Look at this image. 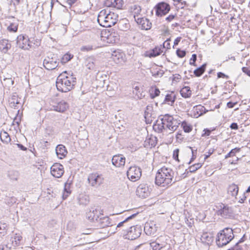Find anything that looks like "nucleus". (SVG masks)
I'll use <instances>...</instances> for the list:
<instances>
[{
	"mask_svg": "<svg viewBox=\"0 0 250 250\" xmlns=\"http://www.w3.org/2000/svg\"><path fill=\"white\" fill-rule=\"evenodd\" d=\"M138 213H134L131 215H130L129 216H128V217H127L125 220H124L123 221L119 223L117 227H116V229L117 230L118 229V228H121V227H123V230L125 231V232H126V231L127 230L125 229L126 228H128L129 227V225L127 224V222H128V221H129L130 220L133 219V218H134L137 215Z\"/></svg>",
	"mask_w": 250,
	"mask_h": 250,
	"instance_id": "393cba45",
	"label": "nucleus"
},
{
	"mask_svg": "<svg viewBox=\"0 0 250 250\" xmlns=\"http://www.w3.org/2000/svg\"><path fill=\"white\" fill-rule=\"evenodd\" d=\"M220 209L217 211V214L225 218H230L233 216V213L232 208L227 205L222 204L220 206Z\"/></svg>",
	"mask_w": 250,
	"mask_h": 250,
	"instance_id": "9b49d317",
	"label": "nucleus"
},
{
	"mask_svg": "<svg viewBox=\"0 0 250 250\" xmlns=\"http://www.w3.org/2000/svg\"><path fill=\"white\" fill-rule=\"evenodd\" d=\"M99 46L95 44H90L82 46L80 48V50L83 52H88L95 50Z\"/></svg>",
	"mask_w": 250,
	"mask_h": 250,
	"instance_id": "e433bc0d",
	"label": "nucleus"
},
{
	"mask_svg": "<svg viewBox=\"0 0 250 250\" xmlns=\"http://www.w3.org/2000/svg\"><path fill=\"white\" fill-rule=\"evenodd\" d=\"M208 111V110H206L204 106L200 104L194 106L192 109L193 116L195 118H198L207 113Z\"/></svg>",
	"mask_w": 250,
	"mask_h": 250,
	"instance_id": "4be33fe9",
	"label": "nucleus"
},
{
	"mask_svg": "<svg viewBox=\"0 0 250 250\" xmlns=\"http://www.w3.org/2000/svg\"><path fill=\"white\" fill-rule=\"evenodd\" d=\"M246 194L247 193L246 192H244L243 194L242 195V196L239 197V199L238 201L239 203H244V201L246 200L247 197V195Z\"/></svg>",
	"mask_w": 250,
	"mask_h": 250,
	"instance_id": "bf43d9fd",
	"label": "nucleus"
},
{
	"mask_svg": "<svg viewBox=\"0 0 250 250\" xmlns=\"http://www.w3.org/2000/svg\"><path fill=\"white\" fill-rule=\"evenodd\" d=\"M113 61L117 64H122L125 62V55L119 52L115 51L112 54Z\"/></svg>",
	"mask_w": 250,
	"mask_h": 250,
	"instance_id": "aec40b11",
	"label": "nucleus"
},
{
	"mask_svg": "<svg viewBox=\"0 0 250 250\" xmlns=\"http://www.w3.org/2000/svg\"><path fill=\"white\" fill-rule=\"evenodd\" d=\"M87 181L91 187L98 188L104 183V177L102 174L93 172L89 174Z\"/></svg>",
	"mask_w": 250,
	"mask_h": 250,
	"instance_id": "0eeeda50",
	"label": "nucleus"
},
{
	"mask_svg": "<svg viewBox=\"0 0 250 250\" xmlns=\"http://www.w3.org/2000/svg\"><path fill=\"white\" fill-rule=\"evenodd\" d=\"M170 39H167L163 44V47L165 48L169 49L170 48Z\"/></svg>",
	"mask_w": 250,
	"mask_h": 250,
	"instance_id": "6e6d98bb",
	"label": "nucleus"
},
{
	"mask_svg": "<svg viewBox=\"0 0 250 250\" xmlns=\"http://www.w3.org/2000/svg\"><path fill=\"white\" fill-rule=\"evenodd\" d=\"M181 125L183 127L184 131L186 133L190 132L192 129V125L186 122H182Z\"/></svg>",
	"mask_w": 250,
	"mask_h": 250,
	"instance_id": "de8ad7c7",
	"label": "nucleus"
},
{
	"mask_svg": "<svg viewBox=\"0 0 250 250\" xmlns=\"http://www.w3.org/2000/svg\"><path fill=\"white\" fill-rule=\"evenodd\" d=\"M137 23H139L142 25V28L146 30L150 29L151 27V23L146 18H138L137 20Z\"/></svg>",
	"mask_w": 250,
	"mask_h": 250,
	"instance_id": "c85d7f7f",
	"label": "nucleus"
},
{
	"mask_svg": "<svg viewBox=\"0 0 250 250\" xmlns=\"http://www.w3.org/2000/svg\"><path fill=\"white\" fill-rule=\"evenodd\" d=\"M125 158L122 155H116L112 159V163L116 167H120L125 165Z\"/></svg>",
	"mask_w": 250,
	"mask_h": 250,
	"instance_id": "6ab92c4d",
	"label": "nucleus"
},
{
	"mask_svg": "<svg viewBox=\"0 0 250 250\" xmlns=\"http://www.w3.org/2000/svg\"><path fill=\"white\" fill-rule=\"evenodd\" d=\"M156 137H153V138H151L150 139V141L149 142V144H150L151 146H155V141H156Z\"/></svg>",
	"mask_w": 250,
	"mask_h": 250,
	"instance_id": "69168bd1",
	"label": "nucleus"
},
{
	"mask_svg": "<svg viewBox=\"0 0 250 250\" xmlns=\"http://www.w3.org/2000/svg\"><path fill=\"white\" fill-rule=\"evenodd\" d=\"M59 59L56 54L49 53L44 59L43 64L45 69L53 70L59 65Z\"/></svg>",
	"mask_w": 250,
	"mask_h": 250,
	"instance_id": "423d86ee",
	"label": "nucleus"
},
{
	"mask_svg": "<svg viewBox=\"0 0 250 250\" xmlns=\"http://www.w3.org/2000/svg\"><path fill=\"white\" fill-rule=\"evenodd\" d=\"M73 57V55L69 52L64 54L61 58V62L62 63L64 64L69 62Z\"/></svg>",
	"mask_w": 250,
	"mask_h": 250,
	"instance_id": "c03bdc74",
	"label": "nucleus"
},
{
	"mask_svg": "<svg viewBox=\"0 0 250 250\" xmlns=\"http://www.w3.org/2000/svg\"><path fill=\"white\" fill-rule=\"evenodd\" d=\"M180 94L185 98L190 97L191 95L190 88L189 86H184L181 89Z\"/></svg>",
	"mask_w": 250,
	"mask_h": 250,
	"instance_id": "f704fd0d",
	"label": "nucleus"
},
{
	"mask_svg": "<svg viewBox=\"0 0 250 250\" xmlns=\"http://www.w3.org/2000/svg\"><path fill=\"white\" fill-rule=\"evenodd\" d=\"M99 64V61L93 56L87 57L84 61L85 66L89 70H96L98 68Z\"/></svg>",
	"mask_w": 250,
	"mask_h": 250,
	"instance_id": "f8f14e48",
	"label": "nucleus"
},
{
	"mask_svg": "<svg viewBox=\"0 0 250 250\" xmlns=\"http://www.w3.org/2000/svg\"><path fill=\"white\" fill-rule=\"evenodd\" d=\"M175 17V15L171 14V15H169L167 17L166 20L167 21L169 22V21H171L173 19H174Z\"/></svg>",
	"mask_w": 250,
	"mask_h": 250,
	"instance_id": "774afa93",
	"label": "nucleus"
},
{
	"mask_svg": "<svg viewBox=\"0 0 250 250\" xmlns=\"http://www.w3.org/2000/svg\"><path fill=\"white\" fill-rule=\"evenodd\" d=\"M231 129L236 130L238 128V125L236 123H232L229 126Z\"/></svg>",
	"mask_w": 250,
	"mask_h": 250,
	"instance_id": "338daca9",
	"label": "nucleus"
},
{
	"mask_svg": "<svg viewBox=\"0 0 250 250\" xmlns=\"http://www.w3.org/2000/svg\"><path fill=\"white\" fill-rule=\"evenodd\" d=\"M66 71L60 74L57 78L56 84L57 89L62 92H67L72 89L76 83V78L73 75L67 76Z\"/></svg>",
	"mask_w": 250,
	"mask_h": 250,
	"instance_id": "7ed1b4c3",
	"label": "nucleus"
},
{
	"mask_svg": "<svg viewBox=\"0 0 250 250\" xmlns=\"http://www.w3.org/2000/svg\"><path fill=\"white\" fill-rule=\"evenodd\" d=\"M180 123V121L174 118L172 115L168 114L161 115L153 125V129L158 133L167 130L170 131L169 133H173L177 129Z\"/></svg>",
	"mask_w": 250,
	"mask_h": 250,
	"instance_id": "f257e3e1",
	"label": "nucleus"
},
{
	"mask_svg": "<svg viewBox=\"0 0 250 250\" xmlns=\"http://www.w3.org/2000/svg\"><path fill=\"white\" fill-rule=\"evenodd\" d=\"M179 180L174 178V172L172 169L163 167L157 172L155 183L157 186L167 187Z\"/></svg>",
	"mask_w": 250,
	"mask_h": 250,
	"instance_id": "f03ea898",
	"label": "nucleus"
},
{
	"mask_svg": "<svg viewBox=\"0 0 250 250\" xmlns=\"http://www.w3.org/2000/svg\"><path fill=\"white\" fill-rule=\"evenodd\" d=\"M239 191V188L237 185L232 184L230 185L228 188V194L229 195L231 196L232 197H234L236 199V196L238 194Z\"/></svg>",
	"mask_w": 250,
	"mask_h": 250,
	"instance_id": "bb28decb",
	"label": "nucleus"
},
{
	"mask_svg": "<svg viewBox=\"0 0 250 250\" xmlns=\"http://www.w3.org/2000/svg\"><path fill=\"white\" fill-rule=\"evenodd\" d=\"M160 91L158 88H154V89H152L151 91L150 92V97L151 99H154L156 97L159 95Z\"/></svg>",
	"mask_w": 250,
	"mask_h": 250,
	"instance_id": "8fccbe9b",
	"label": "nucleus"
},
{
	"mask_svg": "<svg viewBox=\"0 0 250 250\" xmlns=\"http://www.w3.org/2000/svg\"><path fill=\"white\" fill-rule=\"evenodd\" d=\"M202 166V165L201 163L195 164L188 167L189 171L191 173L194 172L199 169Z\"/></svg>",
	"mask_w": 250,
	"mask_h": 250,
	"instance_id": "09e8293b",
	"label": "nucleus"
},
{
	"mask_svg": "<svg viewBox=\"0 0 250 250\" xmlns=\"http://www.w3.org/2000/svg\"><path fill=\"white\" fill-rule=\"evenodd\" d=\"M68 107V103L64 101H62L52 106L54 110L59 112H64Z\"/></svg>",
	"mask_w": 250,
	"mask_h": 250,
	"instance_id": "412c9836",
	"label": "nucleus"
},
{
	"mask_svg": "<svg viewBox=\"0 0 250 250\" xmlns=\"http://www.w3.org/2000/svg\"><path fill=\"white\" fill-rule=\"evenodd\" d=\"M119 27L120 30L122 31H126L130 27V24L126 20H123L119 23Z\"/></svg>",
	"mask_w": 250,
	"mask_h": 250,
	"instance_id": "58836bf2",
	"label": "nucleus"
},
{
	"mask_svg": "<svg viewBox=\"0 0 250 250\" xmlns=\"http://www.w3.org/2000/svg\"><path fill=\"white\" fill-rule=\"evenodd\" d=\"M197 60V55L195 54H193L192 55L191 58L190 59L189 64L191 65L195 66V62Z\"/></svg>",
	"mask_w": 250,
	"mask_h": 250,
	"instance_id": "5fc2aeb1",
	"label": "nucleus"
},
{
	"mask_svg": "<svg viewBox=\"0 0 250 250\" xmlns=\"http://www.w3.org/2000/svg\"><path fill=\"white\" fill-rule=\"evenodd\" d=\"M22 236L20 234H15L13 237H11L10 241L11 243H8L6 245L5 250H9L11 249L12 246L16 247L21 244V241L22 240Z\"/></svg>",
	"mask_w": 250,
	"mask_h": 250,
	"instance_id": "2eb2a0df",
	"label": "nucleus"
},
{
	"mask_svg": "<svg viewBox=\"0 0 250 250\" xmlns=\"http://www.w3.org/2000/svg\"><path fill=\"white\" fill-rule=\"evenodd\" d=\"M101 210L98 208L93 209L90 210L88 212L86 213V216L88 219L91 221L97 222L99 218V215H101Z\"/></svg>",
	"mask_w": 250,
	"mask_h": 250,
	"instance_id": "a211bd4d",
	"label": "nucleus"
},
{
	"mask_svg": "<svg viewBox=\"0 0 250 250\" xmlns=\"http://www.w3.org/2000/svg\"><path fill=\"white\" fill-rule=\"evenodd\" d=\"M11 44L8 41L5 39L0 40V49L4 53H6L8 50L10 48Z\"/></svg>",
	"mask_w": 250,
	"mask_h": 250,
	"instance_id": "2f4dec72",
	"label": "nucleus"
},
{
	"mask_svg": "<svg viewBox=\"0 0 250 250\" xmlns=\"http://www.w3.org/2000/svg\"><path fill=\"white\" fill-rule=\"evenodd\" d=\"M181 79V76L179 74H176L175 75H173V81L175 82H178L179 80Z\"/></svg>",
	"mask_w": 250,
	"mask_h": 250,
	"instance_id": "e2e57ef3",
	"label": "nucleus"
},
{
	"mask_svg": "<svg viewBox=\"0 0 250 250\" xmlns=\"http://www.w3.org/2000/svg\"><path fill=\"white\" fill-rule=\"evenodd\" d=\"M118 15L114 13L109 12L107 13L105 21L104 27H109L114 25L117 21Z\"/></svg>",
	"mask_w": 250,
	"mask_h": 250,
	"instance_id": "dca6fc26",
	"label": "nucleus"
},
{
	"mask_svg": "<svg viewBox=\"0 0 250 250\" xmlns=\"http://www.w3.org/2000/svg\"><path fill=\"white\" fill-rule=\"evenodd\" d=\"M206 65H207L206 63H204V64H202L201 66L196 68L194 71V74L196 77L201 76L203 74V73L205 72L206 67Z\"/></svg>",
	"mask_w": 250,
	"mask_h": 250,
	"instance_id": "ea45409f",
	"label": "nucleus"
},
{
	"mask_svg": "<svg viewBox=\"0 0 250 250\" xmlns=\"http://www.w3.org/2000/svg\"><path fill=\"white\" fill-rule=\"evenodd\" d=\"M3 85L8 88H10L13 86L14 83V79L10 78H4L3 82H2Z\"/></svg>",
	"mask_w": 250,
	"mask_h": 250,
	"instance_id": "4c0bfd02",
	"label": "nucleus"
},
{
	"mask_svg": "<svg viewBox=\"0 0 250 250\" xmlns=\"http://www.w3.org/2000/svg\"><path fill=\"white\" fill-rule=\"evenodd\" d=\"M141 175L142 169L136 166L130 167L127 171L128 178L132 182H135L140 179Z\"/></svg>",
	"mask_w": 250,
	"mask_h": 250,
	"instance_id": "6e6552de",
	"label": "nucleus"
},
{
	"mask_svg": "<svg viewBox=\"0 0 250 250\" xmlns=\"http://www.w3.org/2000/svg\"><path fill=\"white\" fill-rule=\"evenodd\" d=\"M150 194L148 186L146 184H140L136 189V194L142 198L147 197Z\"/></svg>",
	"mask_w": 250,
	"mask_h": 250,
	"instance_id": "4468645a",
	"label": "nucleus"
},
{
	"mask_svg": "<svg viewBox=\"0 0 250 250\" xmlns=\"http://www.w3.org/2000/svg\"><path fill=\"white\" fill-rule=\"evenodd\" d=\"M242 70L244 73L250 77V69L248 67H243Z\"/></svg>",
	"mask_w": 250,
	"mask_h": 250,
	"instance_id": "680f3d73",
	"label": "nucleus"
},
{
	"mask_svg": "<svg viewBox=\"0 0 250 250\" xmlns=\"http://www.w3.org/2000/svg\"><path fill=\"white\" fill-rule=\"evenodd\" d=\"M142 231V229L140 226L130 227L129 230L126 231L125 238L131 240H135L140 237Z\"/></svg>",
	"mask_w": 250,
	"mask_h": 250,
	"instance_id": "1a4fd4ad",
	"label": "nucleus"
},
{
	"mask_svg": "<svg viewBox=\"0 0 250 250\" xmlns=\"http://www.w3.org/2000/svg\"><path fill=\"white\" fill-rule=\"evenodd\" d=\"M152 76L154 77H161L164 74V71L162 70H159L157 71L151 72Z\"/></svg>",
	"mask_w": 250,
	"mask_h": 250,
	"instance_id": "3c124183",
	"label": "nucleus"
},
{
	"mask_svg": "<svg viewBox=\"0 0 250 250\" xmlns=\"http://www.w3.org/2000/svg\"><path fill=\"white\" fill-rule=\"evenodd\" d=\"M107 14V11L105 9L101 10L98 14L97 18V21L99 24L104 27L105 21H106V17Z\"/></svg>",
	"mask_w": 250,
	"mask_h": 250,
	"instance_id": "cd10ccee",
	"label": "nucleus"
},
{
	"mask_svg": "<svg viewBox=\"0 0 250 250\" xmlns=\"http://www.w3.org/2000/svg\"><path fill=\"white\" fill-rule=\"evenodd\" d=\"M178 153H179V149H177L173 151V157L174 159L178 160Z\"/></svg>",
	"mask_w": 250,
	"mask_h": 250,
	"instance_id": "0e129e2a",
	"label": "nucleus"
},
{
	"mask_svg": "<svg viewBox=\"0 0 250 250\" xmlns=\"http://www.w3.org/2000/svg\"><path fill=\"white\" fill-rule=\"evenodd\" d=\"M0 139L1 141L6 144H8L11 141V138L8 133L4 131L0 134Z\"/></svg>",
	"mask_w": 250,
	"mask_h": 250,
	"instance_id": "a19ab883",
	"label": "nucleus"
},
{
	"mask_svg": "<svg viewBox=\"0 0 250 250\" xmlns=\"http://www.w3.org/2000/svg\"><path fill=\"white\" fill-rule=\"evenodd\" d=\"M20 99L18 97V95L17 93H15L13 94L11 97V99L10 101V104L12 107H14L15 108H18L19 106H17V104H20Z\"/></svg>",
	"mask_w": 250,
	"mask_h": 250,
	"instance_id": "72a5a7b5",
	"label": "nucleus"
},
{
	"mask_svg": "<svg viewBox=\"0 0 250 250\" xmlns=\"http://www.w3.org/2000/svg\"><path fill=\"white\" fill-rule=\"evenodd\" d=\"M233 230L230 228H226L221 230L217 234L216 243L219 247L227 245L234 239Z\"/></svg>",
	"mask_w": 250,
	"mask_h": 250,
	"instance_id": "39448f33",
	"label": "nucleus"
},
{
	"mask_svg": "<svg viewBox=\"0 0 250 250\" xmlns=\"http://www.w3.org/2000/svg\"><path fill=\"white\" fill-rule=\"evenodd\" d=\"M228 250H243L242 247L239 245L238 243H235V245Z\"/></svg>",
	"mask_w": 250,
	"mask_h": 250,
	"instance_id": "4d7b16f0",
	"label": "nucleus"
},
{
	"mask_svg": "<svg viewBox=\"0 0 250 250\" xmlns=\"http://www.w3.org/2000/svg\"><path fill=\"white\" fill-rule=\"evenodd\" d=\"M7 29L10 32H15L18 30V25L14 23H12L8 26Z\"/></svg>",
	"mask_w": 250,
	"mask_h": 250,
	"instance_id": "603ef678",
	"label": "nucleus"
},
{
	"mask_svg": "<svg viewBox=\"0 0 250 250\" xmlns=\"http://www.w3.org/2000/svg\"><path fill=\"white\" fill-rule=\"evenodd\" d=\"M214 149L210 148L208 150V151L206 152V154L205 155L204 159L206 160L213 153Z\"/></svg>",
	"mask_w": 250,
	"mask_h": 250,
	"instance_id": "13d9d810",
	"label": "nucleus"
},
{
	"mask_svg": "<svg viewBox=\"0 0 250 250\" xmlns=\"http://www.w3.org/2000/svg\"><path fill=\"white\" fill-rule=\"evenodd\" d=\"M176 54L178 57L182 58L186 56V52L184 50H181L180 49H178L176 50Z\"/></svg>",
	"mask_w": 250,
	"mask_h": 250,
	"instance_id": "864d4df0",
	"label": "nucleus"
},
{
	"mask_svg": "<svg viewBox=\"0 0 250 250\" xmlns=\"http://www.w3.org/2000/svg\"><path fill=\"white\" fill-rule=\"evenodd\" d=\"M217 77L218 78H223L226 79H229V76L225 74L224 73L219 72L217 73Z\"/></svg>",
	"mask_w": 250,
	"mask_h": 250,
	"instance_id": "052dcab7",
	"label": "nucleus"
},
{
	"mask_svg": "<svg viewBox=\"0 0 250 250\" xmlns=\"http://www.w3.org/2000/svg\"><path fill=\"white\" fill-rule=\"evenodd\" d=\"M56 153L58 157L62 159L66 155L67 151L64 146L62 145H58L56 148Z\"/></svg>",
	"mask_w": 250,
	"mask_h": 250,
	"instance_id": "a878e982",
	"label": "nucleus"
},
{
	"mask_svg": "<svg viewBox=\"0 0 250 250\" xmlns=\"http://www.w3.org/2000/svg\"><path fill=\"white\" fill-rule=\"evenodd\" d=\"M51 173L56 178H60L64 173L63 167L60 163H55L50 168Z\"/></svg>",
	"mask_w": 250,
	"mask_h": 250,
	"instance_id": "ddd939ff",
	"label": "nucleus"
},
{
	"mask_svg": "<svg viewBox=\"0 0 250 250\" xmlns=\"http://www.w3.org/2000/svg\"><path fill=\"white\" fill-rule=\"evenodd\" d=\"M150 246L152 247L153 250H162L163 248H165L166 246H163V244H160L156 242H152L150 244ZM167 247H169L167 246Z\"/></svg>",
	"mask_w": 250,
	"mask_h": 250,
	"instance_id": "49530a36",
	"label": "nucleus"
},
{
	"mask_svg": "<svg viewBox=\"0 0 250 250\" xmlns=\"http://www.w3.org/2000/svg\"><path fill=\"white\" fill-rule=\"evenodd\" d=\"M70 183H68L67 182L65 183L64 184L63 192L62 194L63 200L66 199L71 192L70 189Z\"/></svg>",
	"mask_w": 250,
	"mask_h": 250,
	"instance_id": "c9c22d12",
	"label": "nucleus"
},
{
	"mask_svg": "<svg viewBox=\"0 0 250 250\" xmlns=\"http://www.w3.org/2000/svg\"><path fill=\"white\" fill-rule=\"evenodd\" d=\"M162 52L163 51L161 49V46L160 47L157 46L153 49L146 52L145 56L149 58L155 57L160 55Z\"/></svg>",
	"mask_w": 250,
	"mask_h": 250,
	"instance_id": "5701e85b",
	"label": "nucleus"
},
{
	"mask_svg": "<svg viewBox=\"0 0 250 250\" xmlns=\"http://www.w3.org/2000/svg\"><path fill=\"white\" fill-rule=\"evenodd\" d=\"M131 12L134 14L135 20L136 21V16L140 14L141 11V8L139 5H134L131 7Z\"/></svg>",
	"mask_w": 250,
	"mask_h": 250,
	"instance_id": "37998d69",
	"label": "nucleus"
},
{
	"mask_svg": "<svg viewBox=\"0 0 250 250\" xmlns=\"http://www.w3.org/2000/svg\"><path fill=\"white\" fill-rule=\"evenodd\" d=\"M144 231L146 234L148 235H154L157 231V228L155 225L152 224V225H150V224L147 223L144 227Z\"/></svg>",
	"mask_w": 250,
	"mask_h": 250,
	"instance_id": "c756f323",
	"label": "nucleus"
},
{
	"mask_svg": "<svg viewBox=\"0 0 250 250\" xmlns=\"http://www.w3.org/2000/svg\"><path fill=\"white\" fill-rule=\"evenodd\" d=\"M241 148L239 147H235L231 149L225 157V159H228L229 157H232L235 156L236 153L240 151Z\"/></svg>",
	"mask_w": 250,
	"mask_h": 250,
	"instance_id": "a18cd8bd",
	"label": "nucleus"
},
{
	"mask_svg": "<svg viewBox=\"0 0 250 250\" xmlns=\"http://www.w3.org/2000/svg\"><path fill=\"white\" fill-rule=\"evenodd\" d=\"M110 2V5L117 9H121L123 6V0H109Z\"/></svg>",
	"mask_w": 250,
	"mask_h": 250,
	"instance_id": "79ce46f5",
	"label": "nucleus"
},
{
	"mask_svg": "<svg viewBox=\"0 0 250 250\" xmlns=\"http://www.w3.org/2000/svg\"><path fill=\"white\" fill-rule=\"evenodd\" d=\"M176 100V95L173 93L167 94L165 97L164 102L170 105H172Z\"/></svg>",
	"mask_w": 250,
	"mask_h": 250,
	"instance_id": "473e14b6",
	"label": "nucleus"
},
{
	"mask_svg": "<svg viewBox=\"0 0 250 250\" xmlns=\"http://www.w3.org/2000/svg\"><path fill=\"white\" fill-rule=\"evenodd\" d=\"M77 200L80 205L86 206L89 202V198L86 194H81L78 197Z\"/></svg>",
	"mask_w": 250,
	"mask_h": 250,
	"instance_id": "7c9ffc66",
	"label": "nucleus"
},
{
	"mask_svg": "<svg viewBox=\"0 0 250 250\" xmlns=\"http://www.w3.org/2000/svg\"><path fill=\"white\" fill-rule=\"evenodd\" d=\"M17 46L22 49L35 48L40 45V41L34 38L29 39L26 35H20L17 38Z\"/></svg>",
	"mask_w": 250,
	"mask_h": 250,
	"instance_id": "20e7f679",
	"label": "nucleus"
},
{
	"mask_svg": "<svg viewBox=\"0 0 250 250\" xmlns=\"http://www.w3.org/2000/svg\"><path fill=\"white\" fill-rule=\"evenodd\" d=\"M97 223L98 224V226L100 228H104L106 227L113 226L110 222V218L107 216L99 217Z\"/></svg>",
	"mask_w": 250,
	"mask_h": 250,
	"instance_id": "b1692460",
	"label": "nucleus"
},
{
	"mask_svg": "<svg viewBox=\"0 0 250 250\" xmlns=\"http://www.w3.org/2000/svg\"><path fill=\"white\" fill-rule=\"evenodd\" d=\"M154 8L156 10V15L158 17H161L168 13L170 6L167 3L162 2L158 3Z\"/></svg>",
	"mask_w": 250,
	"mask_h": 250,
	"instance_id": "9d476101",
	"label": "nucleus"
},
{
	"mask_svg": "<svg viewBox=\"0 0 250 250\" xmlns=\"http://www.w3.org/2000/svg\"><path fill=\"white\" fill-rule=\"evenodd\" d=\"M200 238L202 243L208 246L212 244L214 240L213 234L208 232H203Z\"/></svg>",
	"mask_w": 250,
	"mask_h": 250,
	"instance_id": "f3484780",
	"label": "nucleus"
}]
</instances>
